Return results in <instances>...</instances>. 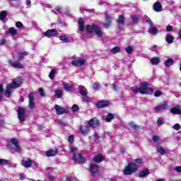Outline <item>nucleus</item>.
<instances>
[{
	"instance_id": "obj_46",
	"label": "nucleus",
	"mask_w": 181,
	"mask_h": 181,
	"mask_svg": "<svg viewBox=\"0 0 181 181\" xmlns=\"http://www.w3.org/2000/svg\"><path fill=\"white\" fill-rule=\"evenodd\" d=\"M16 28H18V29H21V28H23V24L22 22H21V21H17V22L16 23Z\"/></svg>"
},
{
	"instance_id": "obj_15",
	"label": "nucleus",
	"mask_w": 181,
	"mask_h": 181,
	"mask_svg": "<svg viewBox=\"0 0 181 181\" xmlns=\"http://www.w3.org/2000/svg\"><path fill=\"white\" fill-rule=\"evenodd\" d=\"M85 64L86 60L81 59L74 60L71 62V64H73V66H76V67H81V66H84Z\"/></svg>"
},
{
	"instance_id": "obj_1",
	"label": "nucleus",
	"mask_w": 181,
	"mask_h": 181,
	"mask_svg": "<svg viewBox=\"0 0 181 181\" xmlns=\"http://www.w3.org/2000/svg\"><path fill=\"white\" fill-rule=\"evenodd\" d=\"M21 84H22V78H17L13 79L11 84L7 85L6 90L4 92V95L8 97V98H11V95L12 94L13 88H18L21 87Z\"/></svg>"
},
{
	"instance_id": "obj_51",
	"label": "nucleus",
	"mask_w": 181,
	"mask_h": 181,
	"mask_svg": "<svg viewBox=\"0 0 181 181\" xmlns=\"http://www.w3.org/2000/svg\"><path fill=\"white\" fill-rule=\"evenodd\" d=\"M82 100L83 101V103H88V101H90V98H88V96L86 95L82 97Z\"/></svg>"
},
{
	"instance_id": "obj_10",
	"label": "nucleus",
	"mask_w": 181,
	"mask_h": 181,
	"mask_svg": "<svg viewBox=\"0 0 181 181\" xmlns=\"http://www.w3.org/2000/svg\"><path fill=\"white\" fill-rule=\"evenodd\" d=\"M33 163V160L30 158H25L22 160V166L24 168H32V164Z\"/></svg>"
},
{
	"instance_id": "obj_30",
	"label": "nucleus",
	"mask_w": 181,
	"mask_h": 181,
	"mask_svg": "<svg viewBox=\"0 0 181 181\" xmlns=\"http://www.w3.org/2000/svg\"><path fill=\"white\" fill-rule=\"evenodd\" d=\"M79 93L83 95V97H86L87 95V89L84 86H79Z\"/></svg>"
},
{
	"instance_id": "obj_37",
	"label": "nucleus",
	"mask_w": 181,
	"mask_h": 181,
	"mask_svg": "<svg viewBox=\"0 0 181 181\" xmlns=\"http://www.w3.org/2000/svg\"><path fill=\"white\" fill-rule=\"evenodd\" d=\"M153 141L155 145H159L160 144V139L158 136H153Z\"/></svg>"
},
{
	"instance_id": "obj_19",
	"label": "nucleus",
	"mask_w": 181,
	"mask_h": 181,
	"mask_svg": "<svg viewBox=\"0 0 181 181\" xmlns=\"http://www.w3.org/2000/svg\"><path fill=\"white\" fill-rule=\"evenodd\" d=\"M168 108V103H164L155 107V111H163Z\"/></svg>"
},
{
	"instance_id": "obj_22",
	"label": "nucleus",
	"mask_w": 181,
	"mask_h": 181,
	"mask_svg": "<svg viewBox=\"0 0 181 181\" xmlns=\"http://www.w3.org/2000/svg\"><path fill=\"white\" fill-rule=\"evenodd\" d=\"M90 132V127L88 126H82L81 127V134L82 135H87Z\"/></svg>"
},
{
	"instance_id": "obj_50",
	"label": "nucleus",
	"mask_w": 181,
	"mask_h": 181,
	"mask_svg": "<svg viewBox=\"0 0 181 181\" xmlns=\"http://www.w3.org/2000/svg\"><path fill=\"white\" fill-rule=\"evenodd\" d=\"M0 165H8V160L0 158Z\"/></svg>"
},
{
	"instance_id": "obj_42",
	"label": "nucleus",
	"mask_w": 181,
	"mask_h": 181,
	"mask_svg": "<svg viewBox=\"0 0 181 181\" xmlns=\"http://www.w3.org/2000/svg\"><path fill=\"white\" fill-rule=\"evenodd\" d=\"M111 52L112 53H114V54H115V53H119V52H121V49L119 48V47H115L112 49Z\"/></svg>"
},
{
	"instance_id": "obj_7",
	"label": "nucleus",
	"mask_w": 181,
	"mask_h": 181,
	"mask_svg": "<svg viewBox=\"0 0 181 181\" xmlns=\"http://www.w3.org/2000/svg\"><path fill=\"white\" fill-rule=\"evenodd\" d=\"M28 100H29V107L31 108V110L35 109V93H30L28 94Z\"/></svg>"
},
{
	"instance_id": "obj_31",
	"label": "nucleus",
	"mask_w": 181,
	"mask_h": 181,
	"mask_svg": "<svg viewBox=\"0 0 181 181\" xmlns=\"http://www.w3.org/2000/svg\"><path fill=\"white\" fill-rule=\"evenodd\" d=\"M47 156H55V155H57V149L54 150H49L46 152Z\"/></svg>"
},
{
	"instance_id": "obj_20",
	"label": "nucleus",
	"mask_w": 181,
	"mask_h": 181,
	"mask_svg": "<svg viewBox=\"0 0 181 181\" xmlns=\"http://www.w3.org/2000/svg\"><path fill=\"white\" fill-rule=\"evenodd\" d=\"M9 63H10L11 66L12 67H14L15 69H22L23 67L22 64L15 62V61H10Z\"/></svg>"
},
{
	"instance_id": "obj_48",
	"label": "nucleus",
	"mask_w": 181,
	"mask_h": 181,
	"mask_svg": "<svg viewBox=\"0 0 181 181\" xmlns=\"http://www.w3.org/2000/svg\"><path fill=\"white\" fill-rule=\"evenodd\" d=\"M163 93H162V91L160 90H156L155 93H154V95L156 97H160V95H162Z\"/></svg>"
},
{
	"instance_id": "obj_16",
	"label": "nucleus",
	"mask_w": 181,
	"mask_h": 181,
	"mask_svg": "<svg viewBox=\"0 0 181 181\" xmlns=\"http://www.w3.org/2000/svg\"><path fill=\"white\" fill-rule=\"evenodd\" d=\"M4 35H11V36H16L18 35V30L15 28H9L7 30H6Z\"/></svg>"
},
{
	"instance_id": "obj_4",
	"label": "nucleus",
	"mask_w": 181,
	"mask_h": 181,
	"mask_svg": "<svg viewBox=\"0 0 181 181\" xmlns=\"http://www.w3.org/2000/svg\"><path fill=\"white\" fill-rule=\"evenodd\" d=\"M139 168V167L138 166V165H136L135 163H129L128 165L125 167L123 171L124 175H126V176L132 175V173L138 172Z\"/></svg>"
},
{
	"instance_id": "obj_14",
	"label": "nucleus",
	"mask_w": 181,
	"mask_h": 181,
	"mask_svg": "<svg viewBox=\"0 0 181 181\" xmlns=\"http://www.w3.org/2000/svg\"><path fill=\"white\" fill-rule=\"evenodd\" d=\"M11 144L15 146L14 149L16 152H21L22 151V148H21V146H19V142L18 141V139H11Z\"/></svg>"
},
{
	"instance_id": "obj_54",
	"label": "nucleus",
	"mask_w": 181,
	"mask_h": 181,
	"mask_svg": "<svg viewBox=\"0 0 181 181\" xmlns=\"http://www.w3.org/2000/svg\"><path fill=\"white\" fill-rule=\"evenodd\" d=\"M93 88L95 90H100V83H95L93 84Z\"/></svg>"
},
{
	"instance_id": "obj_59",
	"label": "nucleus",
	"mask_w": 181,
	"mask_h": 181,
	"mask_svg": "<svg viewBox=\"0 0 181 181\" xmlns=\"http://www.w3.org/2000/svg\"><path fill=\"white\" fill-rule=\"evenodd\" d=\"M174 170H175L176 172H179L180 173H181V166H177L174 168Z\"/></svg>"
},
{
	"instance_id": "obj_61",
	"label": "nucleus",
	"mask_w": 181,
	"mask_h": 181,
	"mask_svg": "<svg viewBox=\"0 0 181 181\" xmlns=\"http://www.w3.org/2000/svg\"><path fill=\"white\" fill-rule=\"evenodd\" d=\"M112 88L115 91H118V86H117V84H113L112 85Z\"/></svg>"
},
{
	"instance_id": "obj_40",
	"label": "nucleus",
	"mask_w": 181,
	"mask_h": 181,
	"mask_svg": "<svg viewBox=\"0 0 181 181\" xmlns=\"http://www.w3.org/2000/svg\"><path fill=\"white\" fill-rule=\"evenodd\" d=\"M54 74H56V71L54 69L51 70L49 72L48 77L51 79L53 80L54 78Z\"/></svg>"
},
{
	"instance_id": "obj_2",
	"label": "nucleus",
	"mask_w": 181,
	"mask_h": 181,
	"mask_svg": "<svg viewBox=\"0 0 181 181\" xmlns=\"http://www.w3.org/2000/svg\"><path fill=\"white\" fill-rule=\"evenodd\" d=\"M141 88H138L137 86L132 87V91L133 93H140V94H153V88L148 87L147 83H142L141 84Z\"/></svg>"
},
{
	"instance_id": "obj_55",
	"label": "nucleus",
	"mask_w": 181,
	"mask_h": 181,
	"mask_svg": "<svg viewBox=\"0 0 181 181\" xmlns=\"http://www.w3.org/2000/svg\"><path fill=\"white\" fill-rule=\"evenodd\" d=\"M157 125H158V127H162V125H163V122L162 121V119H158Z\"/></svg>"
},
{
	"instance_id": "obj_29",
	"label": "nucleus",
	"mask_w": 181,
	"mask_h": 181,
	"mask_svg": "<svg viewBox=\"0 0 181 181\" xmlns=\"http://www.w3.org/2000/svg\"><path fill=\"white\" fill-rule=\"evenodd\" d=\"M64 88L66 90V91H73L74 88V85L70 83H64Z\"/></svg>"
},
{
	"instance_id": "obj_57",
	"label": "nucleus",
	"mask_w": 181,
	"mask_h": 181,
	"mask_svg": "<svg viewBox=\"0 0 181 181\" xmlns=\"http://www.w3.org/2000/svg\"><path fill=\"white\" fill-rule=\"evenodd\" d=\"M174 129H175L176 131H179V129H180V124H175L173 126Z\"/></svg>"
},
{
	"instance_id": "obj_24",
	"label": "nucleus",
	"mask_w": 181,
	"mask_h": 181,
	"mask_svg": "<svg viewBox=\"0 0 181 181\" xmlns=\"http://www.w3.org/2000/svg\"><path fill=\"white\" fill-rule=\"evenodd\" d=\"M157 152L160 153V155H166V153H168L169 151L162 146H158L157 147Z\"/></svg>"
},
{
	"instance_id": "obj_52",
	"label": "nucleus",
	"mask_w": 181,
	"mask_h": 181,
	"mask_svg": "<svg viewBox=\"0 0 181 181\" xmlns=\"http://www.w3.org/2000/svg\"><path fill=\"white\" fill-rule=\"evenodd\" d=\"M68 141L69 144H73V142H74V136H70L68 139Z\"/></svg>"
},
{
	"instance_id": "obj_41",
	"label": "nucleus",
	"mask_w": 181,
	"mask_h": 181,
	"mask_svg": "<svg viewBox=\"0 0 181 181\" xmlns=\"http://www.w3.org/2000/svg\"><path fill=\"white\" fill-rule=\"evenodd\" d=\"M55 95L57 98H62V95H63V92L60 90H55Z\"/></svg>"
},
{
	"instance_id": "obj_18",
	"label": "nucleus",
	"mask_w": 181,
	"mask_h": 181,
	"mask_svg": "<svg viewBox=\"0 0 181 181\" xmlns=\"http://www.w3.org/2000/svg\"><path fill=\"white\" fill-rule=\"evenodd\" d=\"M117 23L119 29H122V26L125 25V18L122 15L119 16Z\"/></svg>"
},
{
	"instance_id": "obj_39",
	"label": "nucleus",
	"mask_w": 181,
	"mask_h": 181,
	"mask_svg": "<svg viewBox=\"0 0 181 181\" xmlns=\"http://www.w3.org/2000/svg\"><path fill=\"white\" fill-rule=\"evenodd\" d=\"M59 39L60 40H62V42H64L65 43H69V42H70V39H69V37L64 35L60 36Z\"/></svg>"
},
{
	"instance_id": "obj_63",
	"label": "nucleus",
	"mask_w": 181,
	"mask_h": 181,
	"mask_svg": "<svg viewBox=\"0 0 181 181\" xmlns=\"http://www.w3.org/2000/svg\"><path fill=\"white\" fill-rule=\"evenodd\" d=\"M39 91H40V95H42V97H43L45 95V91L43 90V89L40 88Z\"/></svg>"
},
{
	"instance_id": "obj_53",
	"label": "nucleus",
	"mask_w": 181,
	"mask_h": 181,
	"mask_svg": "<svg viewBox=\"0 0 181 181\" xmlns=\"http://www.w3.org/2000/svg\"><path fill=\"white\" fill-rule=\"evenodd\" d=\"M93 139L95 142H100V137L97 135V134L93 135Z\"/></svg>"
},
{
	"instance_id": "obj_25",
	"label": "nucleus",
	"mask_w": 181,
	"mask_h": 181,
	"mask_svg": "<svg viewBox=\"0 0 181 181\" xmlns=\"http://www.w3.org/2000/svg\"><path fill=\"white\" fill-rule=\"evenodd\" d=\"M153 9L156 12H160L162 11V4L159 2H156L153 5Z\"/></svg>"
},
{
	"instance_id": "obj_43",
	"label": "nucleus",
	"mask_w": 181,
	"mask_h": 181,
	"mask_svg": "<svg viewBox=\"0 0 181 181\" xmlns=\"http://www.w3.org/2000/svg\"><path fill=\"white\" fill-rule=\"evenodd\" d=\"M134 163H137V165H142V163H144V160L142 158L134 159Z\"/></svg>"
},
{
	"instance_id": "obj_12",
	"label": "nucleus",
	"mask_w": 181,
	"mask_h": 181,
	"mask_svg": "<svg viewBox=\"0 0 181 181\" xmlns=\"http://www.w3.org/2000/svg\"><path fill=\"white\" fill-rule=\"evenodd\" d=\"M105 21L104 23L105 28H109L111 25V22H112V17L111 15L105 14Z\"/></svg>"
},
{
	"instance_id": "obj_49",
	"label": "nucleus",
	"mask_w": 181,
	"mask_h": 181,
	"mask_svg": "<svg viewBox=\"0 0 181 181\" xmlns=\"http://www.w3.org/2000/svg\"><path fill=\"white\" fill-rule=\"evenodd\" d=\"M33 168L36 170L37 169V168H39V163L35 162V161H33Z\"/></svg>"
},
{
	"instance_id": "obj_44",
	"label": "nucleus",
	"mask_w": 181,
	"mask_h": 181,
	"mask_svg": "<svg viewBox=\"0 0 181 181\" xmlns=\"http://www.w3.org/2000/svg\"><path fill=\"white\" fill-rule=\"evenodd\" d=\"M132 21L133 23H136L137 22L139 21V18H138V16H132Z\"/></svg>"
},
{
	"instance_id": "obj_35",
	"label": "nucleus",
	"mask_w": 181,
	"mask_h": 181,
	"mask_svg": "<svg viewBox=\"0 0 181 181\" xmlns=\"http://www.w3.org/2000/svg\"><path fill=\"white\" fill-rule=\"evenodd\" d=\"M151 64L156 65L160 63V59L159 57H154L150 60Z\"/></svg>"
},
{
	"instance_id": "obj_5",
	"label": "nucleus",
	"mask_w": 181,
	"mask_h": 181,
	"mask_svg": "<svg viewBox=\"0 0 181 181\" xmlns=\"http://www.w3.org/2000/svg\"><path fill=\"white\" fill-rule=\"evenodd\" d=\"M71 152L74 153V160L76 163H83L84 162V157L78 153V149L74 146L71 147Z\"/></svg>"
},
{
	"instance_id": "obj_38",
	"label": "nucleus",
	"mask_w": 181,
	"mask_h": 181,
	"mask_svg": "<svg viewBox=\"0 0 181 181\" xmlns=\"http://www.w3.org/2000/svg\"><path fill=\"white\" fill-rule=\"evenodd\" d=\"M126 53H127V54H132V52H134V47L132 46H129L127 47H126Z\"/></svg>"
},
{
	"instance_id": "obj_23",
	"label": "nucleus",
	"mask_w": 181,
	"mask_h": 181,
	"mask_svg": "<svg viewBox=\"0 0 181 181\" xmlns=\"http://www.w3.org/2000/svg\"><path fill=\"white\" fill-rule=\"evenodd\" d=\"M150 173L148 169H144L139 173V177H146Z\"/></svg>"
},
{
	"instance_id": "obj_21",
	"label": "nucleus",
	"mask_w": 181,
	"mask_h": 181,
	"mask_svg": "<svg viewBox=\"0 0 181 181\" xmlns=\"http://www.w3.org/2000/svg\"><path fill=\"white\" fill-rule=\"evenodd\" d=\"M110 103L108 101L102 100L97 103L98 108H103V107H108Z\"/></svg>"
},
{
	"instance_id": "obj_60",
	"label": "nucleus",
	"mask_w": 181,
	"mask_h": 181,
	"mask_svg": "<svg viewBox=\"0 0 181 181\" xmlns=\"http://www.w3.org/2000/svg\"><path fill=\"white\" fill-rule=\"evenodd\" d=\"M130 127L131 128H134V129H136V128H138V126L133 122L130 123Z\"/></svg>"
},
{
	"instance_id": "obj_47",
	"label": "nucleus",
	"mask_w": 181,
	"mask_h": 181,
	"mask_svg": "<svg viewBox=\"0 0 181 181\" xmlns=\"http://www.w3.org/2000/svg\"><path fill=\"white\" fill-rule=\"evenodd\" d=\"M145 22H146V23H149L150 26H153V22H152V20H151V18L147 17L145 20Z\"/></svg>"
},
{
	"instance_id": "obj_3",
	"label": "nucleus",
	"mask_w": 181,
	"mask_h": 181,
	"mask_svg": "<svg viewBox=\"0 0 181 181\" xmlns=\"http://www.w3.org/2000/svg\"><path fill=\"white\" fill-rule=\"evenodd\" d=\"M86 30L88 33H95L98 37H103V35H104L103 30H101V28L98 25H87Z\"/></svg>"
},
{
	"instance_id": "obj_13",
	"label": "nucleus",
	"mask_w": 181,
	"mask_h": 181,
	"mask_svg": "<svg viewBox=\"0 0 181 181\" xmlns=\"http://www.w3.org/2000/svg\"><path fill=\"white\" fill-rule=\"evenodd\" d=\"M56 35H57V31L54 29L48 30L44 33V36H46V37H52L56 36Z\"/></svg>"
},
{
	"instance_id": "obj_17",
	"label": "nucleus",
	"mask_w": 181,
	"mask_h": 181,
	"mask_svg": "<svg viewBox=\"0 0 181 181\" xmlns=\"http://www.w3.org/2000/svg\"><path fill=\"white\" fill-rule=\"evenodd\" d=\"M100 169V167L95 164H90V167L89 168V172L92 175H95V173H98V170Z\"/></svg>"
},
{
	"instance_id": "obj_45",
	"label": "nucleus",
	"mask_w": 181,
	"mask_h": 181,
	"mask_svg": "<svg viewBox=\"0 0 181 181\" xmlns=\"http://www.w3.org/2000/svg\"><path fill=\"white\" fill-rule=\"evenodd\" d=\"M5 18H6V12L2 11L0 13V20L1 21H4V19H5Z\"/></svg>"
},
{
	"instance_id": "obj_34",
	"label": "nucleus",
	"mask_w": 181,
	"mask_h": 181,
	"mask_svg": "<svg viewBox=\"0 0 181 181\" xmlns=\"http://www.w3.org/2000/svg\"><path fill=\"white\" fill-rule=\"evenodd\" d=\"M78 26H79V30L83 31L85 29L84 27V20H83V18H81L78 20Z\"/></svg>"
},
{
	"instance_id": "obj_56",
	"label": "nucleus",
	"mask_w": 181,
	"mask_h": 181,
	"mask_svg": "<svg viewBox=\"0 0 181 181\" xmlns=\"http://www.w3.org/2000/svg\"><path fill=\"white\" fill-rule=\"evenodd\" d=\"M78 110V106L77 105H74L72 106V111H74V112H76V111H77Z\"/></svg>"
},
{
	"instance_id": "obj_58",
	"label": "nucleus",
	"mask_w": 181,
	"mask_h": 181,
	"mask_svg": "<svg viewBox=\"0 0 181 181\" xmlns=\"http://www.w3.org/2000/svg\"><path fill=\"white\" fill-rule=\"evenodd\" d=\"M166 30L167 32H172V30H173V27H172V25H168L166 27Z\"/></svg>"
},
{
	"instance_id": "obj_36",
	"label": "nucleus",
	"mask_w": 181,
	"mask_h": 181,
	"mask_svg": "<svg viewBox=\"0 0 181 181\" xmlns=\"http://www.w3.org/2000/svg\"><path fill=\"white\" fill-rule=\"evenodd\" d=\"M173 63H175V61H173V59H168L165 62L164 64L166 67H170V66H172Z\"/></svg>"
},
{
	"instance_id": "obj_8",
	"label": "nucleus",
	"mask_w": 181,
	"mask_h": 181,
	"mask_svg": "<svg viewBox=\"0 0 181 181\" xmlns=\"http://www.w3.org/2000/svg\"><path fill=\"white\" fill-rule=\"evenodd\" d=\"M88 125L89 127H93V128H98L100 127V121L97 118L90 119L88 121Z\"/></svg>"
},
{
	"instance_id": "obj_6",
	"label": "nucleus",
	"mask_w": 181,
	"mask_h": 181,
	"mask_svg": "<svg viewBox=\"0 0 181 181\" xmlns=\"http://www.w3.org/2000/svg\"><path fill=\"white\" fill-rule=\"evenodd\" d=\"M71 152L74 153V160L76 163H83L84 162V157L78 153V149L74 146L71 147Z\"/></svg>"
},
{
	"instance_id": "obj_32",
	"label": "nucleus",
	"mask_w": 181,
	"mask_h": 181,
	"mask_svg": "<svg viewBox=\"0 0 181 181\" xmlns=\"http://www.w3.org/2000/svg\"><path fill=\"white\" fill-rule=\"evenodd\" d=\"M165 40L167 42V43H173V40H175V38L173 37V35H166L165 36Z\"/></svg>"
},
{
	"instance_id": "obj_26",
	"label": "nucleus",
	"mask_w": 181,
	"mask_h": 181,
	"mask_svg": "<svg viewBox=\"0 0 181 181\" xmlns=\"http://www.w3.org/2000/svg\"><path fill=\"white\" fill-rule=\"evenodd\" d=\"M103 160H104V158H103V156L100 154L93 157V162H96L97 163H100V162H103Z\"/></svg>"
},
{
	"instance_id": "obj_64",
	"label": "nucleus",
	"mask_w": 181,
	"mask_h": 181,
	"mask_svg": "<svg viewBox=\"0 0 181 181\" xmlns=\"http://www.w3.org/2000/svg\"><path fill=\"white\" fill-rule=\"evenodd\" d=\"M48 179L49 181H54V177L52 175H48Z\"/></svg>"
},
{
	"instance_id": "obj_62",
	"label": "nucleus",
	"mask_w": 181,
	"mask_h": 181,
	"mask_svg": "<svg viewBox=\"0 0 181 181\" xmlns=\"http://www.w3.org/2000/svg\"><path fill=\"white\" fill-rule=\"evenodd\" d=\"M6 39H3V40H0V45H6Z\"/></svg>"
},
{
	"instance_id": "obj_33",
	"label": "nucleus",
	"mask_w": 181,
	"mask_h": 181,
	"mask_svg": "<svg viewBox=\"0 0 181 181\" xmlns=\"http://www.w3.org/2000/svg\"><path fill=\"white\" fill-rule=\"evenodd\" d=\"M148 33H150V35H152L153 36H155V35H157L158 33V28L155 27H151L148 30Z\"/></svg>"
},
{
	"instance_id": "obj_27",
	"label": "nucleus",
	"mask_w": 181,
	"mask_h": 181,
	"mask_svg": "<svg viewBox=\"0 0 181 181\" xmlns=\"http://www.w3.org/2000/svg\"><path fill=\"white\" fill-rule=\"evenodd\" d=\"M113 118H115V115H114L112 113H108L105 119V121L106 122H111V121H112Z\"/></svg>"
},
{
	"instance_id": "obj_11",
	"label": "nucleus",
	"mask_w": 181,
	"mask_h": 181,
	"mask_svg": "<svg viewBox=\"0 0 181 181\" xmlns=\"http://www.w3.org/2000/svg\"><path fill=\"white\" fill-rule=\"evenodd\" d=\"M54 110L58 115H63V114L67 112V110L64 107H62L57 105H55Z\"/></svg>"
},
{
	"instance_id": "obj_28",
	"label": "nucleus",
	"mask_w": 181,
	"mask_h": 181,
	"mask_svg": "<svg viewBox=\"0 0 181 181\" xmlns=\"http://www.w3.org/2000/svg\"><path fill=\"white\" fill-rule=\"evenodd\" d=\"M170 112L172 114H176L177 115H180L181 114V110L180 107H176L170 110Z\"/></svg>"
},
{
	"instance_id": "obj_9",
	"label": "nucleus",
	"mask_w": 181,
	"mask_h": 181,
	"mask_svg": "<svg viewBox=\"0 0 181 181\" xmlns=\"http://www.w3.org/2000/svg\"><path fill=\"white\" fill-rule=\"evenodd\" d=\"M18 119L21 122H25V108L19 107L18 110Z\"/></svg>"
}]
</instances>
